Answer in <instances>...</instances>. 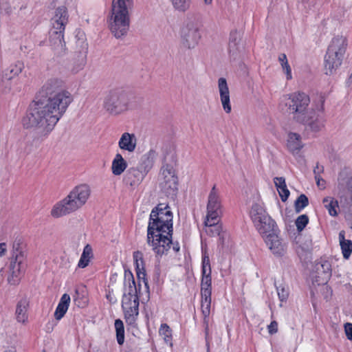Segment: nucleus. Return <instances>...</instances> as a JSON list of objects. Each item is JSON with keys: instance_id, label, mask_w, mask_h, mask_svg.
<instances>
[{"instance_id": "obj_13", "label": "nucleus", "mask_w": 352, "mask_h": 352, "mask_svg": "<svg viewBox=\"0 0 352 352\" xmlns=\"http://www.w3.org/2000/svg\"><path fill=\"white\" fill-rule=\"evenodd\" d=\"M316 275L314 277V285L324 286L327 284L332 274L331 263L326 259H321L316 265Z\"/></svg>"}, {"instance_id": "obj_38", "label": "nucleus", "mask_w": 352, "mask_h": 352, "mask_svg": "<svg viewBox=\"0 0 352 352\" xmlns=\"http://www.w3.org/2000/svg\"><path fill=\"white\" fill-rule=\"evenodd\" d=\"M309 204V200L307 197L302 194L300 195L295 201V210L296 212H300Z\"/></svg>"}, {"instance_id": "obj_39", "label": "nucleus", "mask_w": 352, "mask_h": 352, "mask_svg": "<svg viewBox=\"0 0 352 352\" xmlns=\"http://www.w3.org/2000/svg\"><path fill=\"white\" fill-rule=\"evenodd\" d=\"M137 278H138V286H142L144 285V286H148V280L146 277V273L145 267L141 269H135Z\"/></svg>"}, {"instance_id": "obj_43", "label": "nucleus", "mask_w": 352, "mask_h": 352, "mask_svg": "<svg viewBox=\"0 0 352 352\" xmlns=\"http://www.w3.org/2000/svg\"><path fill=\"white\" fill-rule=\"evenodd\" d=\"M21 240H15L12 245V250H13V257L14 256H18L19 254H21L23 256H25L23 251L21 249Z\"/></svg>"}, {"instance_id": "obj_33", "label": "nucleus", "mask_w": 352, "mask_h": 352, "mask_svg": "<svg viewBox=\"0 0 352 352\" xmlns=\"http://www.w3.org/2000/svg\"><path fill=\"white\" fill-rule=\"evenodd\" d=\"M115 329L116 331V340L120 345H122L124 342V328L122 321L120 319L115 320Z\"/></svg>"}, {"instance_id": "obj_53", "label": "nucleus", "mask_w": 352, "mask_h": 352, "mask_svg": "<svg viewBox=\"0 0 352 352\" xmlns=\"http://www.w3.org/2000/svg\"><path fill=\"white\" fill-rule=\"evenodd\" d=\"M8 252V246L6 243H0V257L4 256Z\"/></svg>"}, {"instance_id": "obj_42", "label": "nucleus", "mask_w": 352, "mask_h": 352, "mask_svg": "<svg viewBox=\"0 0 352 352\" xmlns=\"http://www.w3.org/2000/svg\"><path fill=\"white\" fill-rule=\"evenodd\" d=\"M276 292L280 301H285L289 294V287H276Z\"/></svg>"}, {"instance_id": "obj_36", "label": "nucleus", "mask_w": 352, "mask_h": 352, "mask_svg": "<svg viewBox=\"0 0 352 352\" xmlns=\"http://www.w3.org/2000/svg\"><path fill=\"white\" fill-rule=\"evenodd\" d=\"M133 262H134V265H135V269L142 270L143 267H145L144 255L141 251L137 250V251L133 252Z\"/></svg>"}, {"instance_id": "obj_20", "label": "nucleus", "mask_w": 352, "mask_h": 352, "mask_svg": "<svg viewBox=\"0 0 352 352\" xmlns=\"http://www.w3.org/2000/svg\"><path fill=\"white\" fill-rule=\"evenodd\" d=\"M300 122L307 124L314 132L320 131L324 126V119L320 115H317L316 117L307 115L302 118Z\"/></svg>"}, {"instance_id": "obj_2", "label": "nucleus", "mask_w": 352, "mask_h": 352, "mask_svg": "<svg viewBox=\"0 0 352 352\" xmlns=\"http://www.w3.org/2000/svg\"><path fill=\"white\" fill-rule=\"evenodd\" d=\"M149 298V287H125L122 307L128 325L133 328L136 327L140 302L146 303Z\"/></svg>"}, {"instance_id": "obj_52", "label": "nucleus", "mask_w": 352, "mask_h": 352, "mask_svg": "<svg viewBox=\"0 0 352 352\" xmlns=\"http://www.w3.org/2000/svg\"><path fill=\"white\" fill-rule=\"evenodd\" d=\"M160 332L165 335L166 336L168 337L169 335L170 334V327L165 323L162 324L160 329Z\"/></svg>"}, {"instance_id": "obj_4", "label": "nucleus", "mask_w": 352, "mask_h": 352, "mask_svg": "<svg viewBox=\"0 0 352 352\" xmlns=\"http://www.w3.org/2000/svg\"><path fill=\"white\" fill-rule=\"evenodd\" d=\"M133 7V0H113L109 26L116 38L126 35L130 25L129 11Z\"/></svg>"}, {"instance_id": "obj_1", "label": "nucleus", "mask_w": 352, "mask_h": 352, "mask_svg": "<svg viewBox=\"0 0 352 352\" xmlns=\"http://www.w3.org/2000/svg\"><path fill=\"white\" fill-rule=\"evenodd\" d=\"M63 87L58 78L49 79L43 85L23 120L25 128H36L44 134L54 129L73 101L72 94Z\"/></svg>"}, {"instance_id": "obj_5", "label": "nucleus", "mask_w": 352, "mask_h": 352, "mask_svg": "<svg viewBox=\"0 0 352 352\" xmlns=\"http://www.w3.org/2000/svg\"><path fill=\"white\" fill-rule=\"evenodd\" d=\"M346 46V39L343 36L334 37L331 40L324 57V72L326 75L336 73L342 63Z\"/></svg>"}, {"instance_id": "obj_41", "label": "nucleus", "mask_w": 352, "mask_h": 352, "mask_svg": "<svg viewBox=\"0 0 352 352\" xmlns=\"http://www.w3.org/2000/svg\"><path fill=\"white\" fill-rule=\"evenodd\" d=\"M123 285L124 286H137L134 276L133 273L129 270H125L123 277Z\"/></svg>"}, {"instance_id": "obj_14", "label": "nucleus", "mask_w": 352, "mask_h": 352, "mask_svg": "<svg viewBox=\"0 0 352 352\" xmlns=\"http://www.w3.org/2000/svg\"><path fill=\"white\" fill-rule=\"evenodd\" d=\"M278 231L267 234L263 238L272 253L276 256H283L287 251V246L278 235Z\"/></svg>"}, {"instance_id": "obj_58", "label": "nucleus", "mask_w": 352, "mask_h": 352, "mask_svg": "<svg viewBox=\"0 0 352 352\" xmlns=\"http://www.w3.org/2000/svg\"><path fill=\"white\" fill-rule=\"evenodd\" d=\"M107 298L108 299H109L110 301H111V294L110 292L109 294H107Z\"/></svg>"}, {"instance_id": "obj_40", "label": "nucleus", "mask_w": 352, "mask_h": 352, "mask_svg": "<svg viewBox=\"0 0 352 352\" xmlns=\"http://www.w3.org/2000/svg\"><path fill=\"white\" fill-rule=\"evenodd\" d=\"M309 223V217L306 214H301L296 220V226L298 232H301Z\"/></svg>"}, {"instance_id": "obj_15", "label": "nucleus", "mask_w": 352, "mask_h": 352, "mask_svg": "<svg viewBox=\"0 0 352 352\" xmlns=\"http://www.w3.org/2000/svg\"><path fill=\"white\" fill-rule=\"evenodd\" d=\"M146 173L138 168H129L123 177V182L125 185L132 188L138 186L145 177Z\"/></svg>"}, {"instance_id": "obj_46", "label": "nucleus", "mask_w": 352, "mask_h": 352, "mask_svg": "<svg viewBox=\"0 0 352 352\" xmlns=\"http://www.w3.org/2000/svg\"><path fill=\"white\" fill-rule=\"evenodd\" d=\"M86 63L85 56H81L79 63H78L73 68L72 72L77 73L80 70L82 69Z\"/></svg>"}, {"instance_id": "obj_32", "label": "nucleus", "mask_w": 352, "mask_h": 352, "mask_svg": "<svg viewBox=\"0 0 352 352\" xmlns=\"http://www.w3.org/2000/svg\"><path fill=\"white\" fill-rule=\"evenodd\" d=\"M278 60L280 63L282 69L286 76L287 80H291L292 78V69L288 63L286 54H280L278 56Z\"/></svg>"}, {"instance_id": "obj_9", "label": "nucleus", "mask_w": 352, "mask_h": 352, "mask_svg": "<svg viewBox=\"0 0 352 352\" xmlns=\"http://www.w3.org/2000/svg\"><path fill=\"white\" fill-rule=\"evenodd\" d=\"M207 213L204 220V226L206 227H215L214 232L212 234H220L221 230L219 226H217L220 220V214L221 213V201L216 186L212 188L208 198Z\"/></svg>"}, {"instance_id": "obj_29", "label": "nucleus", "mask_w": 352, "mask_h": 352, "mask_svg": "<svg viewBox=\"0 0 352 352\" xmlns=\"http://www.w3.org/2000/svg\"><path fill=\"white\" fill-rule=\"evenodd\" d=\"M94 258L93 250L89 244H87L83 249L80 260L78 263L79 268H85L87 267Z\"/></svg>"}, {"instance_id": "obj_23", "label": "nucleus", "mask_w": 352, "mask_h": 352, "mask_svg": "<svg viewBox=\"0 0 352 352\" xmlns=\"http://www.w3.org/2000/svg\"><path fill=\"white\" fill-rule=\"evenodd\" d=\"M71 302V298L70 296L67 294H64L60 300L56 308V310L54 311V318L59 320L61 318H63L65 314L68 310V308L69 307Z\"/></svg>"}, {"instance_id": "obj_22", "label": "nucleus", "mask_w": 352, "mask_h": 352, "mask_svg": "<svg viewBox=\"0 0 352 352\" xmlns=\"http://www.w3.org/2000/svg\"><path fill=\"white\" fill-rule=\"evenodd\" d=\"M25 256H23L21 254L14 256L10 263V270L12 276L15 277L20 276L25 272Z\"/></svg>"}, {"instance_id": "obj_18", "label": "nucleus", "mask_w": 352, "mask_h": 352, "mask_svg": "<svg viewBox=\"0 0 352 352\" xmlns=\"http://www.w3.org/2000/svg\"><path fill=\"white\" fill-rule=\"evenodd\" d=\"M118 146L122 151L133 153L137 146V138L135 134L128 132L122 133L118 141Z\"/></svg>"}, {"instance_id": "obj_44", "label": "nucleus", "mask_w": 352, "mask_h": 352, "mask_svg": "<svg viewBox=\"0 0 352 352\" xmlns=\"http://www.w3.org/2000/svg\"><path fill=\"white\" fill-rule=\"evenodd\" d=\"M323 172V167H321L320 171L316 172V170H314L315 174V179L316 180V184L318 186L321 187L322 188H324L325 186V181L320 177V173Z\"/></svg>"}, {"instance_id": "obj_19", "label": "nucleus", "mask_w": 352, "mask_h": 352, "mask_svg": "<svg viewBox=\"0 0 352 352\" xmlns=\"http://www.w3.org/2000/svg\"><path fill=\"white\" fill-rule=\"evenodd\" d=\"M182 32L183 35V44L188 48L194 47L200 38L199 33L195 28H186L182 30Z\"/></svg>"}, {"instance_id": "obj_45", "label": "nucleus", "mask_w": 352, "mask_h": 352, "mask_svg": "<svg viewBox=\"0 0 352 352\" xmlns=\"http://www.w3.org/2000/svg\"><path fill=\"white\" fill-rule=\"evenodd\" d=\"M277 190L279 193L281 200L283 201H285L287 199V198L289 197V194H290L289 190L287 188V186L280 188L277 189Z\"/></svg>"}, {"instance_id": "obj_24", "label": "nucleus", "mask_w": 352, "mask_h": 352, "mask_svg": "<svg viewBox=\"0 0 352 352\" xmlns=\"http://www.w3.org/2000/svg\"><path fill=\"white\" fill-rule=\"evenodd\" d=\"M29 301L26 298H21L17 303L16 307V319L19 322L25 323L28 320V309Z\"/></svg>"}, {"instance_id": "obj_50", "label": "nucleus", "mask_w": 352, "mask_h": 352, "mask_svg": "<svg viewBox=\"0 0 352 352\" xmlns=\"http://www.w3.org/2000/svg\"><path fill=\"white\" fill-rule=\"evenodd\" d=\"M278 331V323L276 321H272L268 325V332L270 334H274Z\"/></svg>"}, {"instance_id": "obj_30", "label": "nucleus", "mask_w": 352, "mask_h": 352, "mask_svg": "<svg viewBox=\"0 0 352 352\" xmlns=\"http://www.w3.org/2000/svg\"><path fill=\"white\" fill-rule=\"evenodd\" d=\"M211 294V287H201V311L204 310L205 314H207L208 310L210 311Z\"/></svg>"}, {"instance_id": "obj_10", "label": "nucleus", "mask_w": 352, "mask_h": 352, "mask_svg": "<svg viewBox=\"0 0 352 352\" xmlns=\"http://www.w3.org/2000/svg\"><path fill=\"white\" fill-rule=\"evenodd\" d=\"M104 108L111 114L117 115L126 111L130 108L129 95L123 90H111L105 97Z\"/></svg>"}, {"instance_id": "obj_34", "label": "nucleus", "mask_w": 352, "mask_h": 352, "mask_svg": "<svg viewBox=\"0 0 352 352\" xmlns=\"http://www.w3.org/2000/svg\"><path fill=\"white\" fill-rule=\"evenodd\" d=\"M174 8L179 12H185L190 7L192 0H170Z\"/></svg>"}, {"instance_id": "obj_11", "label": "nucleus", "mask_w": 352, "mask_h": 352, "mask_svg": "<svg viewBox=\"0 0 352 352\" xmlns=\"http://www.w3.org/2000/svg\"><path fill=\"white\" fill-rule=\"evenodd\" d=\"M285 106L289 111L299 122L308 114L307 109L310 103L309 96L301 91L294 92L285 96Z\"/></svg>"}, {"instance_id": "obj_21", "label": "nucleus", "mask_w": 352, "mask_h": 352, "mask_svg": "<svg viewBox=\"0 0 352 352\" xmlns=\"http://www.w3.org/2000/svg\"><path fill=\"white\" fill-rule=\"evenodd\" d=\"M286 146L293 155L298 153L303 147L300 135L296 133H289Z\"/></svg>"}, {"instance_id": "obj_16", "label": "nucleus", "mask_w": 352, "mask_h": 352, "mask_svg": "<svg viewBox=\"0 0 352 352\" xmlns=\"http://www.w3.org/2000/svg\"><path fill=\"white\" fill-rule=\"evenodd\" d=\"M254 225L263 238L265 237L267 234L278 231L275 221L270 215Z\"/></svg>"}, {"instance_id": "obj_35", "label": "nucleus", "mask_w": 352, "mask_h": 352, "mask_svg": "<svg viewBox=\"0 0 352 352\" xmlns=\"http://www.w3.org/2000/svg\"><path fill=\"white\" fill-rule=\"evenodd\" d=\"M203 315V325L204 327L205 338L206 344L208 345L209 341L211 340V337L209 333V323H210V311L208 310L207 314H205V311H201Z\"/></svg>"}, {"instance_id": "obj_49", "label": "nucleus", "mask_w": 352, "mask_h": 352, "mask_svg": "<svg viewBox=\"0 0 352 352\" xmlns=\"http://www.w3.org/2000/svg\"><path fill=\"white\" fill-rule=\"evenodd\" d=\"M274 184L277 189L287 186L286 183H285V178L282 177H275L274 178Z\"/></svg>"}, {"instance_id": "obj_27", "label": "nucleus", "mask_w": 352, "mask_h": 352, "mask_svg": "<svg viewBox=\"0 0 352 352\" xmlns=\"http://www.w3.org/2000/svg\"><path fill=\"white\" fill-rule=\"evenodd\" d=\"M250 215L254 224H255L269 214L267 213L263 204L256 203L252 205Z\"/></svg>"}, {"instance_id": "obj_25", "label": "nucleus", "mask_w": 352, "mask_h": 352, "mask_svg": "<svg viewBox=\"0 0 352 352\" xmlns=\"http://www.w3.org/2000/svg\"><path fill=\"white\" fill-rule=\"evenodd\" d=\"M127 162L120 153H117L111 164V172L113 175L119 176L122 175L127 168Z\"/></svg>"}, {"instance_id": "obj_37", "label": "nucleus", "mask_w": 352, "mask_h": 352, "mask_svg": "<svg viewBox=\"0 0 352 352\" xmlns=\"http://www.w3.org/2000/svg\"><path fill=\"white\" fill-rule=\"evenodd\" d=\"M23 64L21 63L11 65L8 69L6 76L8 79H12L16 76H18L22 72Z\"/></svg>"}, {"instance_id": "obj_55", "label": "nucleus", "mask_w": 352, "mask_h": 352, "mask_svg": "<svg viewBox=\"0 0 352 352\" xmlns=\"http://www.w3.org/2000/svg\"><path fill=\"white\" fill-rule=\"evenodd\" d=\"M346 84L348 85V86L352 85V74L349 76V78L347 79Z\"/></svg>"}, {"instance_id": "obj_28", "label": "nucleus", "mask_w": 352, "mask_h": 352, "mask_svg": "<svg viewBox=\"0 0 352 352\" xmlns=\"http://www.w3.org/2000/svg\"><path fill=\"white\" fill-rule=\"evenodd\" d=\"M211 268L208 257H204L202 261V278L201 286H211Z\"/></svg>"}, {"instance_id": "obj_6", "label": "nucleus", "mask_w": 352, "mask_h": 352, "mask_svg": "<svg viewBox=\"0 0 352 352\" xmlns=\"http://www.w3.org/2000/svg\"><path fill=\"white\" fill-rule=\"evenodd\" d=\"M151 231L173 235V213L167 204L160 203L151 210L147 228Z\"/></svg>"}, {"instance_id": "obj_31", "label": "nucleus", "mask_w": 352, "mask_h": 352, "mask_svg": "<svg viewBox=\"0 0 352 352\" xmlns=\"http://www.w3.org/2000/svg\"><path fill=\"white\" fill-rule=\"evenodd\" d=\"M322 203L325 208L328 210L329 215L336 217L338 215L337 209L339 208L338 201L333 197H324Z\"/></svg>"}, {"instance_id": "obj_59", "label": "nucleus", "mask_w": 352, "mask_h": 352, "mask_svg": "<svg viewBox=\"0 0 352 352\" xmlns=\"http://www.w3.org/2000/svg\"><path fill=\"white\" fill-rule=\"evenodd\" d=\"M311 294L312 298H314L315 291L314 290H311Z\"/></svg>"}, {"instance_id": "obj_8", "label": "nucleus", "mask_w": 352, "mask_h": 352, "mask_svg": "<svg viewBox=\"0 0 352 352\" xmlns=\"http://www.w3.org/2000/svg\"><path fill=\"white\" fill-rule=\"evenodd\" d=\"M69 15L65 6L56 9L54 16L51 19L52 27L50 31V42L61 49L65 47L64 33L65 26L68 23Z\"/></svg>"}, {"instance_id": "obj_57", "label": "nucleus", "mask_w": 352, "mask_h": 352, "mask_svg": "<svg viewBox=\"0 0 352 352\" xmlns=\"http://www.w3.org/2000/svg\"><path fill=\"white\" fill-rule=\"evenodd\" d=\"M321 167H323L322 166H320L318 164H316L314 171L316 170V172L320 171Z\"/></svg>"}, {"instance_id": "obj_48", "label": "nucleus", "mask_w": 352, "mask_h": 352, "mask_svg": "<svg viewBox=\"0 0 352 352\" xmlns=\"http://www.w3.org/2000/svg\"><path fill=\"white\" fill-rule=\"evenodd\" d=\"M344 332L348 340H352V323L346 322L344 326Z\"/></svg>"}, {"instance_id": "obj_51", "label": "nucleus", "mask_w": 352, "mask_h": 352, "mask_svg": "<svg viewBox=\"0 0 352 352\" xmlns=\"http://www.w3.org/2000/svg\"><path fill=\"white\" fill-rule=\"evenodd\" d=\"M325 102V97L322 95H320L318 98L319 105L317 106V110L320 111L322 114L324 111V104Z\"/></svg>"}, {"instance_id": "obj_56", "label": "nucleus", "mask_w": 352, "mask_h": 352, "mask_svg": "<svg viewBox=\"0 0 352 352\" xmlns=\"http://www.w3.org/2000/svg\"><path fill=\"white\" fill-rule=\"evenodd\" d=\"M213 0H204V3L205 5L209 6L212 3Z\"/></svg>"}, {"instance_id": "obj_47", "label": "nucleus", "mask_w": 352, "mask_h": 352, "mask_svg": "<svg viewBox=\"0 0 352 352\" xmlns=\"http://www.w3.org/2000/svg\"><path fill=\"white\" fill-rule=\"evenodd\" d=\"M320 292L322 294V296L323 298L325 300H329L330 298L332 296L333 291L331 289V287H320Z\"/></svg>"}, {"instance_id": "obj_7", "label": "nucleus", "mask_w": 352, "mask_h": 352, "mask_svg": "<svg viewBox=\"0 0 352 352\" xmlns=\"http://www.w3.org/2000/svg\"><path fill=\"white\" fill-rule=\"evenodd\" d=\"M172 236L164 232H147V243L157 258L167 255L171 247L175 253L179 252V243L177 241L173 242Z\"/></svg>"}, {"instance_id": "obj_3", "label": "nucleus", "mask_w": 352, "mask_h": 352, "mask_svg": "<svg viewBox=\"0 0 352 352\" xmlns=\"http://www.w3.org/2000/svg\"><path fill=\"white\" fill-rule=\"evenodd\" d=\"M90 195V188L86 184L76 186L67 197L56 203L50 214L54 218H59L73 213L82 208Z\"/></svg>"}, {"instance_id": "obj_26", "label": "nucleus", "mask_w": 352, "mask_h": 352, "mask_svg": "<svg viewBox=\"0 0 352 352\" xmlns=\"http://www.w3.org/2000/svg\"><path fill=\"white\" fill-rule=\"evenodd\" d=\"M345 234L344 230H341L338 238L342 256L345 259H349L352 254V241L346 239Z\"/></svg>"}, {"instance_id": "obj_54", "label": "nucleus", "mask_w": 352, "mask_h": 352, "mask_svg": "<svg viewBox=\"0 0 352 352\" xmlns=\"http://www.w3.org/2000/svg\"><path fill=\"white\" fill-rule=\"evenodd\" d=\"M118 274L115 273V274H112L110 276V284L111 285H114V284H116L117 283V280L118 279Z\"/></svg>"}, {"instance_id": "obj_12", "label": "nucleus", "mask_w": 352, "mask_h": 352, "mask_svg": "<svg viewBox=\"0 0 352 352\" xmlns=\"http://www.w3.org/2000/svg\"><path fill=\"white\" fill-rule=\"evenodd\" d=\"M164 181L160 183L161 190L166 196L175 195L178 190V179L174 171L168 166L162 170Z\"/></svg>"}, {"instance_id": "obj_17", "label": "nucleus", "mask_w": 352, "mask_h": 352, "mask_svg": "<svg viewBox=\"0 0 352 352\" xmlns=\"http://www.w3.org/2000/svg\"><path fill=\"white\" fill-rule=\"evenodd\" d=\"M218 88L220 94V100L223 110L227 113H230L232 111L230 99V91L227 84V81L224 78H220L218 80Z\"/></svg>"}]
</instances>
